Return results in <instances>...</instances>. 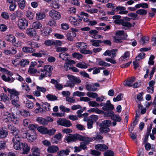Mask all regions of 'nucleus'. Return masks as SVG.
Masks as SVG:
<instances>
[{
  "label": "nucleus",
  "mask_w": 156,
  "mask_h": 156,
  "mask_svg": "<svg viewBox=\"0 0 156 156\" xmlns=\"http://www.w3.org/2000/svg\"><path fill=\"white\" fill-rule=\"evenodd\" d=\"M98 119V117L97 115H90L89 117L88 120L89 121L94 123L96 122Z\"/></svg>",
  "instance_id": "43"
},
{
  "label": "nucleus",
  "mask_w": 156,
  "mask_h": 156,
  "mask_svg": "<svg viewBox=\"0 0 156 156\" xmlns=\"http://www.w3.org/2000/svg\"><path fill=\"white\" fill-rule=\"evenodd\" d=\"M67 77L69 80L66 83V85H64L65 87L72 88L74 87L75 84H78L81 82V80L79 78L73 75L69 74L67 75Z\"/></svg>",
  "instance_id": "3"
},
{
  "label": "nucleus",
  "mask_w": 156,
  "mask_h": 156,
  "mask_svg": "<svg viewBox=\"0 0 156 156\" xmlns=\"http://www.w3.org/2000/svg\"><path fill=\"white\" fill-rule=\"evenodd\" d=\"M31 151L33 153L37 154H39L40 152V149L36 146L32 147L31 149Z\"/></svg>",
  "instance_id": "53"
},
{
  "label": "nucleus",
  "mask_w": 156,
  "mask_h": 156,
  "mask_svg": "<svg viewBox=\"0 0 156 156\" xmlns=\"http://www.w3.org/2000/svg\"><path fill=\"white\" fill-rule=\"evenodd\" d=\"M29 61L27 59H23L19 62V64L22 67H24L29 65Z\"/></svg>",
  "instance_id": "34"
},
{
  "label": "nucleus",
  "mask_w": 156,
  "mask_h": 156,
  "mask_svg": "<svg viewBox=\"0 0 156 156\" xmlns=\"http://www.w3.org/2000/svg\"><path fill=\"white\" fill-rule=\"evenodd\" d=\"M21 149L23 151L22 152L23 154H27L30 150V148L28 146L27 144L25 143H23L22 144Z\"/></svg>",
  "instance_id": "24"
},
{
  "label": "nucleus",
  "mask_w": 156,
  "mask_h": 156,
  "mask_svg": "<svg viewBox=\"0 0 156 156\" xmlns=\"http://www.w3.org/2000/svg\"><path fill=\"white\" fill-rule=\"evenodd\" d=\"M72 55L74 58H76L78 59L82 58H83V55L79 53H74Z\"/></svg>",
  "instance_id": "61"
},
{
  "label": "nucleus",
  "mask_w": 156,
  "mask_h": 156,
  "mask_svg": "<svg viewBox=\"0 0 156 156\" xmlns=\"http://www.w3.org/2000/svg\"><path fill=\"white\" fill-rule=\"evenodd\" d=\"M8 91L10 94V98L12 101V104L15 106L17 107L20 106L19 104V98L18 95L19 93L15 90L13 89H7Z\"/></svg>",
  "instance_id": "1"
},
{
  "label": "nucleus",
  "mask_w": 156,
  "mask_h": 156,
  "mask_svg": "<svg viewBox=\"0 0 156 156\" xmlns=\"http://www.w3.org/2000/svg\"><path fill=\"white\" fill-rule=\"evenodd\" d=\"M51 6L55 9H58L59 8L58 0H54L51 2Z\"/></svg>",
  "instance_id": "46"
},
{
  "label": "nucleus",
  "mask_w": 156,
  "mask_h": 156,
  "mask_svg": "<svg viewBox=\"0 0 156 156\" xmlns=\"http://www.w3.org/2000/svg\"><path fill=\"white\" fill-rule=\"evenodd\" d=\"M26 33L30 37H35L36 36V31L33 28H28L26 30Z\"/></svg>",
  "instance_id": "19"
},
{
  "label": "nucleus",
  "mask_w": 156,
  "mask_h": 156,
  "mask_svg": "<svg viewBox=\"0 0 156 156\" xmlns=\"http://www.w3.org/2000/svg\"><path fill=\"white\" fill-rule=\"evenodd\" d=\"M36 18L37 20H41L46 17L45 14L43 12H39L36 14Z\"/></svg>",
  "instance_id": "37"
},
{
  "label": "nucleus",
  "mask_w": 156,
  "mask_h": 156,
  "mask_svg": "<svg viewBox=\"0 0 156 156\" xmlns=\"http://www.w3.org/2000/svg\"><path fill=\"white\" fill-rule=\"evenodd\" d=\"M5 39L6 41L11 42L12 44L16 47H20L21 45V42L20 41H16L15 37L12 34L7 35L5 36Z\"/></svg>",
  "instance_id": "7"
},
{
  "label": "nucleus",
  "mask_w": 156,
  "mask_h": 156,
  "mask_svg": "<svg viewBox=\"0 0 156 156\" xmlns=\"http://www.w3.org/2000/svg\"><path fill=\"white\" fill-rule=\"evenodd\" d=\"M2 17L5 20H8L9 18V13L6 12H3L1 14Z\"/></svg>",
  "instance_id": "58"
},
{
  "label": "nucleus",
  "mask_w": 156,
  "mask_h": 156,
  "mask_svg": "<svg viewBox=\"0 0 156 156\" xmlns=\"http://www.w3.org/2000/svg\"><path fill=\"white\" fill-rule=\"evenodd\" d=\"M134 80L135 77H132L125 80L123 84L125 86L131 87L132 86V84L134 82Z\"/></svg>",
  "instance_id": "23"
},
{
  "label": "nucleus",
  "mask_w": 156,
  "mask_h": 156,
  "mask_svg": "<svg viewBox=\"0 0 156 156\" xmlns=\"http://www.w3.org/2000/svg\"><path fill=\"white\" fill-rule=\"evenodd\" d=\"M66 100L70 103H74L76 101V100L74 97L69 96L66 98Z\"/></svg>",
  "instance_id": "56"
},
{
  "label": "nucleus",
  "mask_w": 156,
  "mask_h": 156,
  "mask_svg": "<svg viewBox=\"0 0 156 156\" xmlns=\"http://www.w3.org/2000/svg\"><path fill=\"white\" fill-rule=\"evenodd\" d=\"M75 63V62L73 60H69L66 61L64 65V68L66 71L71 69L72 65Z\"/></svg>",
  "instance_id": "17"
},
{
  "label": "nucleus",
  "mask_w": 156,
  "mask_h": 156,
  "mask_svg": "<svg viewBox=\"0 0 156 156\" xmlns=\"http://www.w3.org/2000/svg\"><path fill=\"white\" fill-rule=\"evenodd\" d=\"M123 98V95L120 94L118 95L116 97L113 98V101L114 102L118 101H120Z\"/></svg>",
  "instance_id": "63"
},
{
  "label": "nucleus",
  "mask_w": 156,
  "mask_h": 156,
  "mask_svg": "<svg viewBox=\"0 0 156 156\" xmlns=\"http://www.w3.org/2000/svg\"><path fill=\"white\" fill-rule=\"evenodd\" d=\"M88 104L90 106L92 107L99 106V105L95 101H90Z\"/></svg>",
  "instance_id": "62"
},
{
  "label": "nucleus",
  "mask_w": 156,
  "mask_h": 156,
  "mask_svg": "<svg viewBox=\"0 0 156 156\" xmlns=\"http://www.w3.org/2000/svg\"><path fill=\"white\" fill-rule=\"evenodd\" d=\"M9 122H12L15 124H18L19 123L18 119L15 116L13 112H9Z\"/></svg>",
  "instance_id": "18"
},
{
  "label": "nucleus",
  "mask_w": 156,
  "mask_h": 156,
  "mask_svg": "<svg viewBox=\"0 0 156 156\" xmlns=\"http://www.w3.org/2000/svg\"><path fill=\"white\" fill-rule=\"evenodd\" d=\"M15 36L17 37L20 38H23L25 37V35L22 32H17L15 34Z\"/></svg>",
  "instance_id": "60"
},
{
  "label": "nucleus",
  "mask_w": 156,
  "mask_h": 156,
  "mask_svg": "<svg viewBox=\"0 0 156 156\" xmlns=\"http://www.w3.org/2000/svg\"><path fill=\"white\" fill-rule=\"evenodd\" d=\"M23 51L26 53H31L36 51L35 49L30 47H24L22 48Z\"/></svg>",
  "instance_id": "30"
},
{
  "label": "nucleus",
  "mask_w": 156,
  "mask_h": 156,
  "mask_svg": "<svg viewBox=\"0 0 156 156\" xmlns=\"http://www.w3.org/2000/svg\"><path fill=\"white\" fill-rule=\"evenodd\" d=\"M111 51V55L110 57L111 58H114L116 56V53L118 51L117 49H113L110 51Z\"/></svg>",
  "instance_id": "52"
},
{
  "label": "nucleus",
  "mask_w": 156,
  "mask_h": 156,
  "mask_svg": "<svg viewBox=\"0 0 156 156\" xmlns=\"http://www.w3.org/2000/svg\"><path fill=\"white\" fill-rule=\"evenodd\" d=\"M58 150L59 148L58 147L55 145L50 146L47 149L48 152L51 153H54L56 152Z\"/></svg>",
  "instance_id": "25"
},
{
  "label": "nucleus",
  "mask_w": 156,
  "mask_h": 156,
  "mask_svg": "<svg viewBox=\"0 0 156 156\" xmlns=\"http://www.w3.org/2000/svg\"><path fill=\"white\" fill-rule=\"evenodd\" d=\"M47 98L50 101H54L57 100V97L55 95L48 94L46 96Z\"/></svg>",
  "instance_id": "41"
},
{
  "label": "nucleus",
  "mask_w": 156,
  "mask_h": 156,
  "mask_svg": "<svg viewBox=\"0 0 156 156\" xmlns=\"http://www.w3.org/2000/svg\"><path fill=\"white\" fill-rule=\"evenodd\" d=\"M2 115L4 120L6 122H9V112L7 111L6 109L2 111Z\"/></svg>",
  "instance_id": "21"
},
{
  "label": "nucleus",
  "mask_w": 156,
  "mask_h": 156,
  "mask_svg": "<svg viewBox=\"0 0 156 156\" xmlns=\"http://www.w3.org/2000/svg\"><path fill=\"white\" fill-rule=\"evenodd\" d=\"M57 123L60 125L67 127L72 125L70 121L64 119H59L57 121Z\"/></svg>",
  "instance_id": "10"
},
{
  "label": "nucleus",
  "mask_w": 156,
  "mask_h": 156,
  "mask_svg": "<svg viewBox=\"0 0 156 156\" xmlns=\"http://www.w3.org/2000/svg\"><path fill=\"white\" fill-rule=\"evenodd\" d=\"M149 38L148 37L144 36L140 40V44L144 45L147 43L149 41Z\"/></svg>",
  "instance_id": "39"
},
{
  "label": "nucleus",
  "mask_w": 156,
  "mask_h": 156,
  "mask_svg": "<svg viewBox=\"0 0 156 156\" xmlns=\"http://www.w3.org/2000/svg\"><path fill=\"white\" fill-rule=\"evenodd\" d=\"M76 46L77 48L80 52L84 54H91L92 52L90 50H87V44L85 43L78 42L76 43Z\"/></svg>",
  "instance_id": "5"
},
{
  "label": "nucleus",
  "mask_w": 156,
  "mask_h": 156,
  "mask_svg": "<svg viewBox=\"0 0 156 156\" xmlns=\"http://www.w3.org/2000/svg\"><path fill=\"white\" fill-rule=\"evenodd\" d=\"M126 8L123 6H118L116 8H113V10L117 12L119 11V13L120 14H127L128 12L127 10H125Z\"/></svg>",
  "instance_id": "15"
},
{
  "label": "nucleus",
  "mask_w": 156,
  "mask_h": 156,
  "mask_svg": "<svg viewBox=\"0 0 156 156\" xmlns=\"http://www.w3.org/2000/svg\"><path fill=\"white\" fill-rule=\"evenodd\" d=\"M106 116L111 117L113 121H116L117 122H120L122 120V118L118 115H114L113 112L111 111L107 113Z\"/></svg>",
  "instance_id": "14"
},
{
  "label": "nucleus",
  "mask_w": 156,
  "mask_h": 156,
  "mask_svg": "<svg viewBox=\"0 0 156 156\" xmlns=\"http://www.w3.org/2000/svg\"><path fill=\"white\" fill-rule=\"evenodd\" d=\"M102 109L105 111L112 110L114 108V105L112 104L109 100H108L105 106L102 107Z\"/></svg>",
  "instance_id": "16"
},
{
  "label": "nucleus",
  "mask_w": 156,
  "mask_h": 156,
  "mask_svg": "<svg viewBox=\"0 0 156 156\" xmlns=\"http://www.w3.org/2000/svg\"><path fill=\"white\" fill-rule=\"evenodd\" d=\"M145 54L144 53L141 52L138 55H137L136 58V61H139L140 59H143L144 58Z\"/></svg>",
  "instance_id": "54"
},
{
  "label": "nucleus",
  "mask_w": 156,
  "mask_h": 156,
  "mask_svg": "<svg viewBox=\"0 0 156 156\" xmlns=\"http://www.w3.org/2000/svg\"><path fill=\"white\" fill-rule=\"evenodd\" d=\"M136 12L137 14L139 15L144 16L147 14V11L145 9H140L137 10Z\"/></svg>",
  "instance_id": "48"
},
{
  "label": "nucleus",
  "mask_w": 156,
  "mask_h": 156,
  "mask_svg": "<svg viewBox=\"0 0 156 156\" xmlns=\"http://www.w3.org/2000/svg\"><path fill=\"white\" fill-rule=\"evenodd\" d=\"M26 137L27 138L28 141L33 142L36 139L37 134L36 133L33 131L32 132H29V133L25 134Z\"/></svg>",
  "instance_id": "12"
},
{
  "label": "nucleus",
  "mask_w": 156,
  "mask_h": 156,
  "mask_svg": "<svg viewBox=\"0 0 156 156\" xmlns=\"http://www.w3.org/2000/svg\"><path fill=\"white\" fill-rule=\"evenodd\" d=\"M8 128L11 131V133L14 135V136L21 135L20 131L12 125H8Z\"/></svg>",
  "instance_id": "13"
},
{
  "label": "nucleus",
  "mask_w": 156,
  "mask_h": 156,
  "mask_svg": "<svg viewBox=\"0 0 156 156\" xmlns=\"http://www.w3.org/2000/svg\"><path fill=\"white\" fill-rule=\"evenodd\" d=\"M111 122L110 120H105L102 121L99 124L100 131L102 133H106L110 131L109 127L110 126Z\"/></svg>",
  "instance_id": "4"
},
{
  "label": "nucleus",
  "mask_w": 156,
  "mask_h": 156,
  "mask_svg": "<svg viewBox=\"0 0 156 156\" xmlns=\"http://www.w3.org/2000/svg\"><path fill=\"white\" fill-rule=\"evenodd\" d=\"M87 95L90 98H95L98 96V94L95 93L87 92L86 93Z\"/></svg>",
  "instance_id": "50"
},
{
  "label": "nucleus",
  "mask_w": 156,
  "mask_h": 156,
  "mask_svg": "<svg viewBox=\"0 0 156 156\" xmlns=\"http://www.w3.org/2000/svg\"><path fill=\"white\" fill-rule=\"evenodd\" d=\"M45 54L44 52V51L42 50L39 51L38 53H34L32 54V55L33 56L36 57H41L43 55H44Z\"/></svg>",
  "instance_id": "47"
},
{
  "label": "nucleus",
  "mask_w": 156,
  "mask_h": 156,
  "mask_svg": "<svg viewBox=\"0 0 156 156\" xmlns=\"http://www.w3.org/2000/svg\"><path fill=\"white\" fill-rule=\"evenodd\" d=\"M49 14L54 20H58L61 18V15L60 13L54 10H52L49 11Z\"/></svg>",
  "instance_id": "11"
},
{
  "label": "nucleus",
  "mask_w": 156,
  "mask_h": 156,
  "mask_svg": "<svg viewBox=\"0 0 156 156\" xmlns=\"http://www.w3.org/2000/svg\"><path fill=\"white\" fill-rule=\"evenodd\" d=\"M18 4L19 7L21 9H23L25 7V0H18Z\"/></svg>",
  "instance_id": "38"
},
{
  "label": "nucleus",
  "mask_w": 156,
  "mask_h": 156,
  "mask_svg": "<svg viewBox=\"0 0 156 156\" xmlns=\"http://www.w3.org/2000/svg\"><path fill=\"white\" fill-rule=\"evenodd\" d=\"M89 138L91 139V141H85V140H83L85 142H82L81 143L80 147H81V149H83V150L86 149L87 148V146H86V145L89 142L92 141L93 139L91 138Z\"/></svg>",
  "instance_id": "35"
},
{
  "label": "nucleus",
  "mask_w": 156,
  "mask_h": 156,
  "mask_svg": "<svg viewBox=\"0 0 156 156\" xmlns=\"http://www.w3.org/2000/svg\"><path fill=\"white\" fill-rule=\"evenodd\" d=\"M66 139L68 142H74L77 140L85 141H91V139L88 137H84L78 134H69L66 136Z\"/></svg>",
  "instance_id": "2"
},
{
  "label": "nucleus",
  "mask_w": 156,
  "mask_h": 156,
  "mask_svg": "<svg viewBox=\"0 0 156 156\" xmlns=\"http://www.w3.org/2000/svg\"><path fill=\"white\" fill-rule=\"evenodd\" d=\"M28 21L25 18H21L18 21L17 25L20 29H25L28 25Z\"/></svg>",
  "instance_id": "8"
},
{
  "label": "nucleus",
  "mask_w": 156,
  "mask_h": 156,
  "mask_svg": "<svg viewBox=\"0 0 156 156\" xmlns=\"http://www.w3.org/2000/svg\"><path fill=\"white\" fill-rule=\"evenodd\" d=\"M69 20L70 23L75 26H78L80 23L78 22L77 20L74 17L70 16L69 17Z\"/></svg>",
  "instance_id": "26"
},
{
  "label": "nucleus",
  "mask_w": 156,
  "mask_h": 156,
  "mask_svg": "<svg viewBox=\"0 0 156 156\" xmlns=\"http://www.w3.org/2000/svg\"><path fill=\"white\" fill-rule=\"evenodd\" d=\"M36 120L38 123L44 126L46 125H48V122L53 121V119L50 117H47L46 119L38 117L37 118Z\"/></svg>",
  "instance_id": "9"
},
{
  "label": "nucleus",
  "mask_w": 156,
  "mask_h": 156,
  "mask_svg": "<svg viewBox=\"0 0 156 156\" xmlns=\"http://www.w3.org/2000/svg\"><path fill=\"white\" fill-rule=\"evenodd\" d=\"M32 27L36 29H41L42 27V24L38 21L34 22L32 24Z\"/></svg>",
  "instance_id": "33"
},
{
  "label": "nucleus",
  "mask_w": 156,
  "mask_h": 156,
  "mask_svg": "<svg viewBox=\"0 0 156 156\" xmlns=\"http://www.w3.org/2000/svg\"><path fill=\"white\" fill-rule=\"evenodd\" d=\"M76 66L81 69H86L87 68V65L85 63H77Z\"/></svg>",
  "instance_id": "49"
},
{
  "label": "nucleus",
  "mask_w": 156,
  "mask_h": 156,
  "mask_svg": "<svg viewBox=\"0 0 156 156\" xmlns=\"http://www.w3.org/2000/svg\"><path fill=\"white\" fill-rule=\"evenodd\" d=\"M37 130L42 134H47L48 132V129L44 126H40L38 127Z\"/></svg>",
  "instance_id": "42"
},
{
  "label": "nucleus",
  "mask_w": 156,
  "mask_h": 156,
  "mask_svg": "<svg viewBox=\"0 0 156 156\" xmlns=\"http://www.w3.org/2000/svg\"><path fill=\"white\" fill-rule=\"evenodd\" d=\"M95 148L96 150L104 151L108 149V147L104 144H100L95 145Z\"/></svg>",
  "instance_id": "20"
},
{
  "label": "nucleus",
  "mask_w": 156,
  "mask_h": 156,
  "mask_svg": "<svg viewBox=\"0 0 156 156\" xmlns=\"http://www.w3.org/2000/svg\"><path fill=\"white\" fill-rule=\"evenodd\" d=\"M62 44V42L59 40H53V45L55 46V47L61 46Z\"/></svg>",
  "instance_id": "57"
},
{
  "label": "nucleus",
  "mask_w": 156,
  "mask_h": 156,
  "mask_svg": "<svg viewBox=\"0 0 156 156\" xmlns=\"http://www.w3.org/2000/svg\"><path fill=\"white\" fill-rule=\"evenodd\" d=\"M27 44L33 48H38L40 46V44H38L32 41H28Z\"/></svg>",
  "instance_id": "31"
},
{
  "label": "nucleus",
  "mask_w": 156,
  "mask_h": 156,
  "mask_svg": "<svg viewBox=\"0 0 156 156\" xmlns=\"http://www.w3.org/2000/svg\"><path fill=\"white\" fill-rule=\"evenodd\" d=\"M59 108L63 112H69L70 111V109L69 108H67L63 105H61L59 107Z\"/></svg>",
  "instance_id": "64"
},
{
  "label": "nucleus",
  "mask_w": 156,
  "mask_h": 156,
  "mask_svg": "<svg viewBox=\"0 0 156 156\" xmlns=\"http://www.w3.org/2000/svg\"><path fill=\"white\" fill-rule=\"evenodd\" d=\"M76 36V33L73 32H70L66 35L67 39L69 41H72L73 38Z\"/></svg>",
  "instance_id": "28"
},
{
  "label": "nucleus",
  "mask_w": 156,
  "mask_h": 156,
  "mask_svg": "<svg viewBox=\"0 0 156 156\" xmlns=\"http://www.w3.org/2000/svg\"><path fill=\"white\" fill-rule=\"evenodd\" d=\"M42 107L46 110L49 111L50 110V105L47 102H45L43 103L42 105Z\"/></svg>",
  "instance_id": "59"
},
{
  "label": "nucleus",
  "mask_w": 156,
  "mask_h": 156,
  "mask_svg": "<svg viewBox=\"0 0 156 156\" xmlns=\"http://www.w3.org/2000/svg\"><path fill=\"white\" fill-rule=\"evenodd\" d=\"M103 137L100 135L99 133H96V135L93 137L94 139L98 142H101L103 140L102 139Z\"/></svg>",
  "instance_id": "45"
},
{
  "label": "nucleus",
  "mask_w": 156,
  "mask_h": 156,
  "mask_svg": "<svg viewBox=\"0 0 156 156\" xmlns=\"http://www.w3.org/2000/svg\"><path fill=\"white\" fill-rule=\"evenodd\" d=\"M23 137L21 136V135L14 136L12 139V141L13 144V147L14 149L17 150H20L21 149L22 144L21 140Z\"/></svg>",
  "instance_id": "6"
},
{
  "label": "nucleus",
  "mask_w": 156,
  "mask_h": 156,
  "mask_svg": "<svg viewBox=\"0 0 156 156\" xmlns=\"http://www.w3.org/2000/svg\"><path fill=\"white\" fill-rule=\"evenodd\" d=\"M86 88L88 91H95L97 90V88L92 84H87Z\"/></svg>",
  "instance_id": "36"
},
{
  "label": "nucleus",
  "mask_w": 156,
  "mask_h": 156,
  "mask_svg": "<svg viewBox=\"0 0 156 156\" xmlns=\"http://www.w3.org/2000/svg\"><path fill=\"white\" fill-rule=\"evenodd\" d=\"M101 112V110H99L97 108H91L88 110V112L90 113L95 112L96 113L98 114H100Z\"/></svg>",
  "instance_id": "51"
},
{
  "label": "nucleus",
  "mask_w": 156,
  "mask_h": 156,
  "mask_svg": "<svg viewBox=\"0 0 156 156\" xmlns=\"http://www.w3.org/2000/svg\"><path fill=\"white\" fill-rule=\"evenodd\" d=\"M129 55L130 52L129 51H126L124 53V55L120 57L119 60L121 61H123L126 60V58L129 57Z\"/></svg>",
  "instance_id": "40"
},
{
  "label": "nucleus",
  "mask_w": 156,
  "mask_h": 156,
  "mask_svg": "<svg viewBox=\"0 0 156 156\" xmlns=\"http://www.w3.org/2000/svg\"><path fill=\"white\" fill-rule=\"evenodd\" d=\"M90 42L92 46L94 47H99L100 44L102 43V41L100 40H91Z\"/></svg>",
  "instance_id": "32"
},
{
  "label": "nucleus",
  "mask_w": 156,
  "mask_h": 156,
  "mask_svg": "<svg viewBox=\"0 0 156 156\" xmlns=\"http://www.w3.org/2000/svg\"><path fill=\"white\" fill-rule=\"evenodd\" d=\"M8 134V132L3 127L0 129V138H5L7 136Z\"/></svg>",
  "instance_id": "29"
},
{
  "label": "nucleus",
  "mask_w": 156,
  "mask_h": 156,
  "mask_svg": "<svg viewBox=\"0 0 156 156\" xmlns=\"http://www.w3.org/2000/svg\"><path fill=\"white\" fill-rule=\"evenodd\" d=\"M122 25L126 28H130L132 26V24L128 21H124L123 20L122 23Z\"/></svg>",
  "instance_id": "44"
},
{
  "label": "nucleus",
  "mask_w": 156,
  "mask_h": 156,
  "mask_svg": "<svg viewBox=\"0 0 156 156\" xmlns=\"http://www.w3.org/2000/svg\"><path fill=\"white\" fill-rule=\"evenodd\" d=\"M53 69V68L51 66L47 65L44 66L43 71L48 74V76H50L51 75V72Z\"/></svg>",
  "instance_id": "22"
},
{
  "label": "nucleus",
  "mask_w": 156,
  "mask_h": 156,
  "mask_svg": "<svg viewBox=\"0 0 156 156\" xmlns=\"http://www.w3.org/2000/svg\"><path fill=\"white\" fill-rule=\"evenodd\" d=\"M1 99L2 101H3L5 102L9 101V98L7 95L3 93L1 94Z\"/></svg>",
  "instance_id": "55"
},
{
  "label": "nucleus",
  "mask_w": 156,
  "mask_h": 156,
  "mask_svg": "<svg viewBox=\"0 0 156 156\" xmlns=\"http://www.w3.org/2000/svg\"><path fill=\"white\" fill-rule=\"evenodd\" d=\"M59 57L62 60L67 61L70 58V56L69 54L65 52L60 53Z\"/></svg>",
  "instance_id": "27"
}]
</instances>
